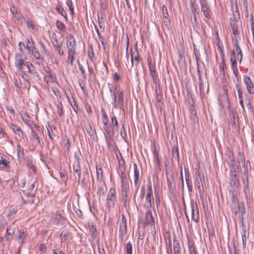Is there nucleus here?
Listing matches in <instances>:
<instances>
[{
    "label": "nucleus",
    "mask_w": 254,
    "mask_h": 254,
    "mask_svg": "<svg viewBox=\"0 0 254 254\" xmlns=\"http://www.w3.org/2000/svg\"><path fill=\"white\" fill-rule=\"evenodd\" d=\"M17 156L19 159H23L24 157V152L23 149H21L20 146L17 148Z\"/></svg>",
    "instance_id": "nucleus-53"
},
{
    "label": "nucleus",
    "mask_w": 254,
    "mask_h": 254,
    "mask_svg": "<svg viewBox=\"0 0 254 254\" xmlns=\"http://www.w3.org/2000/svg\"><path fill=\"white\" fill-rule=\"evenodd\" d=\"M173 157L175 159H179V151L178 144L174 145L172 149Z\"/></svg>",
    "instance_id": "nucleus-25"
},
{
    "label": "nucleus",
    "mask_w": 254,
    "mask_h": 254,
    "mask_svg": "<svg viewBox=\"0 0 254 254\" xmlns=\"http://www.w3.org/2000/svg\"><path fill=\"white\" fill-rule=\"evenodd\" d=\"M121 180V186L128 185L125 173H121L120 174Z\"/></svg>",
    "instance_id": "nucleus-37"
},
{
    "label": "nucleus",
    "mask_w": 254,
    "mask_h": 254,
    "mask_svg": "<svg viewBox=\"0 0 254 254\" xmlns=\"http://www.w3.org/2000/svg\"><path fill=\"white\" fill-rule=\"evenodd\" d=\"M139 223L142 225L143 228L146 227L148 225L154 226V220L153 217L152 213L150 209H149L145 213V218L144 220L141 219Z\"/></svg>",
    "instance_id": "nucleus-4"
},
{
    "label": "nucleus",
    "mask_w": 254,
    "mask_h": 254,
    "mask_svg": "<svg viewBox=\"0 0 254 254\" xmlns=\"http://www.w3.org/2000/svg\"><path fill=\"white\" fill-rule=\"evenodd\" d=\"M10 128L12 129V130L15 133H17L19 136H22L23 135V132L20 127L17 126L16 125L14 124H12L10 125Z\"/></svg>",
    "instance_id": "nucleus-22"
},
{
    "label": "nucleus",
    "mask_w": 254,
    "mask_h": 254,
    "mask_svg": "<svg viewBox=\"0 0 254 254\" xmlns=\"http://www.w3.org/2000/svg\"><path fill=\"white\" fill-rule=\"evenodd\" d=\"M235 7H236V9H235V11H234L233 0H231V8L233 12V16H234V18L233 19H234V20H239L240 18V14H239L238 5H237L236 0L235 1Z\"/></svg>",
    "instance_id": "nucleus-18"
},
{
    "label": "nucleus",
    "mask_w": 254,
    "mask_h": 254,
    "mask_svg": "<svg viewBox=\"0 0 254 254\" xmlns=\"http://www.w3.org/2000/svg\"><path fill=\"white\" fill-rule=\"evenodd\" d=\"M69 235L70 234L68 229H64L63 230L60 236V238L61 240V242H63L66 241Z\"/></svg>",
    "instance_id": "nucleus-21"
},
{
    "label": "nucleus",
    "mask_w": 254,
    "mask_h": 254,
    "mask_svg": "<svg viewBox=\"0 0 254 254\" xmlns=\"http://www.w3.org/2000/svg\"><path fill=\"white\" fill-rule=\"evenodd\" d=\"M19 235L16 237V240L19 242L20 244L22 245L24 243V240L26 239L27 235L25 233L24 231L20 230L19 232Z\"/></svg>",
    "instance_id": "nucleus-20"
},
{
    "label": "nucleus",
    "mask_w": 254,
    "mask_h": 254,
    "mask_svg": "<svg viewBox=\"0 0 254 254\" xmlns=\"http://www.w3.org/2000/svg\"><path fill=\"white\" fill-rule=\"evenodd\" d=\"M63 143L64 148L66 149L67 152H69L70 146V141L69 138H65L63 140Z\"/></svg>",
    "instance_id": "nucleus-46"
},
{
    "label": "nucleus",
    "mask_w": 254,
    "mask_h": 254,
    "mask_svg": "<svg viewBox=\"0 0 254 254\" xmlns=\"http://www.w3.org/2000/svg\"><path fill=\"white\" fill-rule=\"evenodd\" d=\"M115 134H106L105 133V137L106 141L108 144V147L110 148L112 146V141L113 140V137Z\"/></svg>",
    "instance_id": "nucleus-26"
},
{
    "label": "nucleus",
    "mask_w": 254,
    "mask_h": 254,
    "mask_svg": "<svg viewBox=\"0 0 254 254\" xmlns=\"http://www.w3.org/2000/svg\"><path fill=\"white\" fill-rule=\"evenodd\" d=\"M232 209L235 214L237 215L240 210L239 203L232 205Z\"/></svg>",
    "instance_id": "nucleus-55"
},
{
    "label": "nucleus",
    "mask_w": 254,
    "mask_h": 254,
    "mask_svg": "<svg viewBox=\"0 0 254 254\" xmlns=\"http://www.w3.org/2000/svg\"><path fill=\"white\" fill-rule=\"evenodd\" d=\"M147 63L149 66V72L156 71L155 64V63L152 64V60L150 57H148L147 58Z\"/></svg>",
    "instance_id": "nucleus-31"
},
{
    "label": "nucleus",
    "mask_w": 254,
    "mask_h": 254,
    "mask_svg": "<svg viewBox=\"0 0 254 254\" xmlns=\"http://www.w3.org/2000/svg\"><path fill=\"white\" fill-rule=\"evenodd\" d=\"M22 118L23 122L29 127H32L34 125V122L30 120V117L26 113H24L22 115Z\"/></svg>",
    "instance_id": "nucleus-17"
},
{
    "label": "nucleus",
    "mask_w": 254,
    "mask_h": 254,
    "mask_svg": "<svg viewBox=\"0 0 254 254\" xmlns=\"http://www.w3.org/2000/svg\"><path fill=\"white\" fill-rule=\"evenodd\" d=\"M116 200V191L115 189L111 188L107 197L106 203L108 207L115 205Z\"/></svg>",
    "instance_id": "nucleus-8"
},
{
    "label": "nucleus",
    "mask_w": 254,
    "mask_h": 254,
    "mask_svg": "<svg viewBox=\"0 0 254 254\" xmlns=\"http://www.w3.org/2000/svg\"><path fill=\"white\" fill-rule=\"evenodd\" d=\"M231 191L232 194V205L239 203L236 194L234 191Z\"/></svg>",
    "instance_id": "nucleus-44"
},
{
    "label": "nucleus",
    "mask_w": 254,
    "mask_h": 254,
    "mask_svg": "<svg viewBox=\"0 0 254 254\" xmlns=\"http://www.w3.org/2000/svg\"><path fill=\"white\" fill-rule=\"evenodd\" d=\"M167 175V185L170 190V191L171 193H174L175 190V185L174 182V179L173 178V175L172 174L169 175V176H168L167 172H166Z\"/></svg>",
    "instance_id": "nucleus-11"
},
{
    "label": "nucleus",
    "mask_w": 254,
    "mask_h": 254,
    "mask_svg": "<svg viewBox=\"0 0 254 254\" xmlns=\"http://www.w3.org/2000/svg\"><path fill=\"white\" fill-rule=\"evenodd\" d=\"M104 129L106 131V134H115L114 131V127L111 126V124L104 125Z\"/></svg>",
    "instance_id": "nucleus-34"
},
{
    "label": "nucleus",
    "mask_w": 254,
    "mask_h": 254,
    "mask_svg": "<svg viewBox=\"0 0 254 254\" xmlns=\"http://www.w3.org/2000/svg\"><path fill=\"white\" fill-rule=\"evenodd\" d=\"M147 193L145 197L146 207L150 209L154 205V199L153 196L152 185L150 182L147 184Z\"/></svg>",
    "instance_id": "nucleus-2"
},
{
    "label": "nucleus",
    "mask_w": 254,
    "mask_h": 254,
    "mask_svg": "<svg viewBox=\"0 0 254 254\" xmlns=\"http://www.w3.org/2000/svg\"><path fill=\"white\" fill-rule=\"evenodd\" d=\"M221 56L222 57V62H221L222 65H220V72H223V73L224 74V67H226V65L225 64L224 56V54L223 53H222Z\"/></svg>",
    "instance_id": "nucleus-48"
},
{
    "label": "nucleus",
    "mask_w": 254,
    "mask_h": 254,
    "mask_svg": "<svg viewBox=\"0 0 254 254\" xmlns=\"http://www.w3.org/2000/svg\"><path fill=\"white\" fill-rule=\"evenodd\" d=\"M156 140H153L152 141V144L153 145L152 151L154 155V159H159V155H158V149L159 146L156 143Z\"/></svg>",
    "instance_id": "nucleus-19"
},
{
    "label": "nucleus",
    "mask_w": 254,
    "mask_h": 254,
    "mask_svg": "<svg viewBox=\"0 0 254 254\" xmlns=\"http://www.w3.org/2000/svg\"><path fill=\"white\" fill-rule=\"evenodd\" d=\"M119 169L121 173H125L126 166L125 160H119Z\"/></svg>",
    "instance_id": "nucleus-38"
},
{
    "label": "nucleus",
    "mask_w": 254,
    "mask_h": 254,
    "mask_svg": "<svg viewBox=\"0 0 254 254\" xmlns=\"http://www.w3.org/2000/svg\"><path fill=\"white\" fill-rule=\"evenodd\" d=\"M26 66L28 69V72L31 73L34 69L33 65L29 62L26 63Z\"/></svg>",
    "instance_id": "nucleus-61"
},
{
    "label": "nucleus",
    "mask_w": 254,
    "mask_h": 254,
    "mask_svg": "<svg viewBox=\"0 0 254 254\" xmlns=\"http://www.w3.org/2000/svg\"><path fill=\"white\" fill-rule=\"evenodd\" d=\"M190 207L191 211V219L195 222L199 221V213L197 202L194 200L190 201Z\"/></svg>",
    "instance_id": "nucleus-5"
},
{
    "label": "nucleus",
    "mask_w": 254,
    "mask_h": 254,
    "mask_svg": "<svg viewBox=\"0 0 254 254\" xmlns=\"http://www.w3.org/2000/svg\"><path fill=\"white\" fill-rule=\"evenodd\" d=\"M56 9L59 13H60L62 16H63L65 20H67L66 13L65 12L64 9L61 5H57L56 7Z\"/></svg>",
    "instance_id": "nucleus-27"
},
{
    "label": "nucleus",
    "mask_w": 254,
    "mask_h": 254,
    "mask_svg": "<svg viewBox=\"0 0 254 254\" xmlns=\"http://www.w3.org/2000/svg\"><path fill=\"white\" fill-rule=\"evenodd\" d=\"M174 254H181L180 246L179 241L174 239Z\"/></svg>",
    "instance_id": "nucleus-28"
},
{
    "label": "nucleus",
    "mask_w": 254,
    "mask_h": 254,
    "mask_svg": "<svg viewBox=\"0 0 254 254\" xmlns=\"http://www.w3.org/2000/svg\"><path fill=\"white\" fill-rule=\"evenodd\" d=\"M244 82L246 86L247 91L251 94H254V84L250 77L248 75L244 76Z\"/></svg>",
    "instance_id": "nucleus-9"
},
{
    "label": "nucleus",
    "mask_w": 254,
    "mask_h": 254,
    "mask_svg": "<svg viewBox=\"0 0 254 254\" xmlns=\"http://www.w3.org/2000/svg\"><path fill=\"white\" fill-rule=\"evenodd\" d=\"M26 58L23 52L16 54L14 58V64L17 69L19 70H23L24 69V67L26 65L25 60Z\"/></svg>",
    "instance_id": "nucleus-1"
},
{
    "label": "nucleus",
    "mask_w": 254,
    "mask_h": 254,
    "mask_svg": "<svg viewBox=\"0 0 254 254\" xmlns=\"http://www.w3.org/2000/svg\"><path fill=\"white\" fill-rule=\"evenodd\" d=\"M67 47L68 48V60L69 61L71 65L73 64L74 60V56L76 51V41L75 40H73V43L72 44L71 42L67 43Z\"/></svg>",
    "instance_id": "nucleus-3"
},
{
    "label": "nucleus",
    "mask_w": 254,
    "mask_h": 254,
    "mask_svg": "<svg viewBox=\"0 0 254 254\" xmlns=\"http://www.w3.org/2000/svg\"><path fill=\"white\" fill-rule=\"evenodd\" d=\"M126 249L127 254H132V246L130 242L126 244Z\"/></svg>",
    "instance_id": "nucleus-51"
},
{
    "label": "nucleus",
    "mask_w": 254,
    "mask_h": 254,
    "mask_svg": "<svg viewBox=\"0 0 254 254\" xmlns=\"http://www.w3.org/2000/svg\"><path fill=\"white\" fill-rule=\"evenodd\" d=\"M72 101H70L69 99V97L67 96V98L69 100V101L70 102V104L71 106V107H72L73 110L74 111V112L77 114V112H78V105L77 104H76L74 98L73 96H72Z\"/></svg>",
    "instance_id": "nucleus-39"
},
{
    "label": "nucleus",
    "mask_w": 254,
    "mask_h": 254,
    "mask_svg": "<svg viewBox=\"0 0 254 254\" xmlns=\"http://www.w3.org/2000/svg\"><path fill=\"white\" fill-rule=\"evenodd\" d=\"M127 220L125 215L122 214L121 222L120 224L119 237L121 239H123L127 234Z\"/></svg>",
    "instance_id": "nucleus-7"
},
{
    "label": "nucleus",
    "mask_w": 254,
    "mask_h": 254,
    "mask_svg": "<svg viewBox=\"0 0 254 254\" xmlns=\"http://www.w3.org/2000/svg\"><path fill=\"white\" fill-rule=\"evenodd\" d=\"M162 15L163 17L164 22L169 21V14L168 12L167 7L165 5H163L162 8Z\"/></svg>",
    "instance_id": "nucleus-23"
},
{
    "label": "nucleus",
    "mask_w": 254,
    "mask_h": 254,
    "mask_svg": "<svg viewBox=\"0 0 254 254\" xmlns=\"http://www.w3.org/2000/svg\"><path fill=\"white\" fill-rule=\"evenodd\" d=\"M230 26L232 27V29H235V28H238V25L237 24V22L238 20H234L233 18L230 17Z\"/></svg>",
    "instance_id": "nucleus-43"
},
{
    "label": "nucleus",
    "mask_w": 254,
    "mask_h": 254,
    "mask_svg": "<svg viewBox=\"0 0 254 254\" xmlns=\"http://www.w3.org/2000/svg\"><path fill=\"white\" fill-rule=\"evenodd\" d=\"M242 163L244 165H245V160H230V162H228V164H230V169L231 174L237 173V171L239 169L240 163Z\"/></svg>",
    "instance_id": "nucleus-6"
},
{
    "label": "nucleus",
    "mask_w": 254,
    "mask_h": 254,
    "mask_svg": "<svg viewBox=\"0 0 254 254\" xmlns=\"http://www.w3.org/2000/svg\"><path fill=\"white\" fill-rule=\"evenodd\" d=\"M236 89L237 90L238 93L239 99H243V93H242V88L239 84H236Z\"/></svg>",
    "instance_id": "nucleus-57"
},
{
    "label": "nucleus",
    "mask_w": 254,
    "mask_h": 254,
    "mask_svg": "<svg viewBox=\"0 0 254 254\" xmlns=\"http://www.w3.org/2000/svg\"><path fill=\"white\" fill-rule=\"evenodd\" d=\"M45 71L48 74V76L51 79H54L56 78L55 75H53L52 74L51 69L49 66H47L46 68H45Z\"/></svg>",
    "instance_id": "nucleus-50"
},
{
    "label": "nucleus",
    "mask_w": 254,
    "mask_h": 254,
    "mask_svg": "<svg viewBox=\"0 0 254 254\" xmlns=\"http://www.w3.org/2000/svg\"><path fill=\"white\" fill-rule=\"evenodd\" d=\"M190 8L192 14H198L199 13V8L198 5L195 2V0L190 1Z\"/></svg>",
    "instance_id": "nucleus-14"
},
{
    "label": "nucleus",
    "mask_w": 254,
    "mask_h": 254,
    "mask_svg": "<svg viewBox=\"0 0 254 254\" xmlns=\"http://www.w3.org/2000/svg\"><path fill=\"white\" fill-rule=\"evenodd\" d=\"M31 51L32 55L36 59L43 60V58L41 56V54L39 51L36 49L33 40H32L31 43Z\"/></svg>",
    "instance_id": "nucleus-13"
},
{
    "label": "nucleus",
    "mask_w": 254,
    "mask_h": 254,
    "mask_svg": "<svg viewBox=\"0 0 254 254\" xmlns=\"http://www.w3.org/2000/svg\"><path fill=\"white\" fill-rule=\"evenodd\" d=\"M88 58L90 61L93 62V59L94 56V49L92 44L89 45L88 46Z\"/></svg>",
    "instance_id": "nucleus-35"
},
{
    "label": "nucleus",
    "mask_w": 254,
    "mask_h": 254,
    "mask_svg": "<svg viewBox=\"0 0 254 254\" xmlns=\"http://www.w3.org/2000/svg\"><path fill=\"white\" fill-rule=\"evenodd\" d=\"M230 185L232 187H238L240 185L239 175L238 173L231 174L230 178Z\"/></svg>",
    "instance_id": "nucleus-10"
},
{
    "label": "nucleus",
    "mask_w": 254,
    "mask_h": 254,
    "mask_svg": "<svg viewBox=\"0 0 254 254\" xmlns=\"http://www.w3.org/2000/svg\"><path fill=\"white\" fill-rule=\"evenodd\" d=\"M21 76L22 78L23 79V80L24 81L28 82V83L30 85L29 75L25 71H24L23 70H21Z\"/></svg>",
    "instance_id": "nucleus-52"
},
{
    "label": "nucleus",
    "mask_w": 254,
    "mask_h": 254,
    "mask_svg": "<svg viewBox=\"0 0 254 254\" xmlns=\"http://www.w3.org/2000/svg\"><path fill=\"white\" fill-rule=\"evenodd\" d=\"M236 51L237 53L238 56H239V61L241 63L243 59V53L240 47H236Z\"/></svg>",
    "instance_id": "nucleus-60"
},
{
    "label": "nucleus",
    "mask_w": 254,
    "mask_h": 254,
    "mask_svg": "<svg viewBox=\"0 0 254 254\" xmlns=\"http://www.w3.org/2000/svg\"><path fill=\"white\" fill-rule=\"evenodd\" d=\"M248 170L246 169L244 173V176L242 177L243 184L244 187L245 188H248L249 186V181H248Z\"/></svg>",
    "instance_id": "nucleus-32"
},
{
    "label": "nucleus",
    "mask_w": 254,
    "mask_h": 254,
    "mask_svg": "<svg viewBox=\"0 0 254 254\" xmlns=\"http://www.w3.org/2000/svg\"><path fill=\"white\" fill-rule=\"evenodd\" d=\"M35 194L30 193H27V198L24 200L25 203L33 204L34 203Z\"/></svg>",
    "instance_id": "nucleus-24"
},
{
    "label": "nucleus",
    "mask_w": 254,
    "mask_h": 254,
    "mask_svg": "<svg viewBox=\"0 0 254 254\" xmlns=\"http://www.w3.org/2000/svg\"><path fill=\"white\" fill-rule=\"evenodd\" d=\"M35 164V161H33L32 160L28 163L27 165L29 168V172L30 173H33V174L36 173V167Z\"/></svg>",
    "instance_id": "nucleus-29"
},
{
    "label": "nucleus",
    "mask_w": 254,
    "mask_h": 254,
    "mask_svg": "<svg viewBox=\"0 0 254 254\" xmlns=\"http://www.w3.org/2000/svg\"><path fill=\"white\" fill-rule=\"evenodd\" d=\"M15 231L12 229L10 226L6 229V234L5 235V239L7 241H10L12 238L14 234Z\"/></svg>",
    "instance_id": "nucleus-16"
},
{
    "label": "nucleus",
    "mask_w": 254,
    "mask_h": 254,
    "mask_svg": "<svg viewBox=\"0 0 254 254\" xmlns=\"http://www.w3.org/2000/svg\"><path fill=\"white\" fill-rule=\"evenodd\" d=\"M80 163L79 160H75L73 162V169L76 173L78 176V180L80 179L81 171H80Z\"/></svg>",
    "instance_id": "nucleus-15"
},
{
    "label": "nucleus",
    "mask_w": 254,
    "mask_h": 254,
    "mask_svg": "<svg viewBox=\"0 0 254 254\" xmlns=\"http://www.w3.org/2000/svg\"><path fill=\"white\" fill-rule=\"evenodd\" d=\"M56 26L57 28L61 31H64L65 29V26L64 23L59 20L56 21Z\"/></svg>",
    "instance_id": "nucleus-41"
},
{
    "label": "nucleus",
    "mask_w": 254,
    "mask_h": 254,
    "mask_svg": "<svg viewBox=\"0 0 254 254\" xmlns=\"http://www.w3.org/2000/svg\"><path fill=\"white\" fill-rule=\"evenodd\" d=\"M60 174L61 180L62 181V182H63L64 183L66 184V182L67 181V180H68V177H67L66 172H65V170H64L62 169H61L60 171Z\"/></svg>",
    "instance_id": "nucleus-30"
},
{
    "label": "nucleus",
    "mask_w": 254,
    "mask_h": 254,
    "mask_svg": "<svg viewBox=\"0 0 254 254\" xmlns=\"http://www.w3.org/2000/svg\"><path fill=\"white\" fill-rule=\"evenodd\" d=\"M201 10L205 18L210 19L211 18V10L207 5V3L200 5Z\"/></svg>",
    "instance_id": "nucleus-12"
},
{
    "label": "nucleus",
    "mask_w": 254,
    "mask_h": 254,
    "mask_svg": "<svg viewBox=\"0 0 254 254\" xmlns=\"http://www.w3.org/2000/svg\"><path fill=\"white\" fill-rule=\"evenodd\" d=\"M90 231L91 232V235L92 238L94 239L97 235V232L96 229L93 225L91 228L90 229Z\"/></svg>",
    "instance_id": "nucleus-54"
},
{
    "label": "nucleus",
    "mask_w": 254,
    "mask_h": 254,
    "mask_svg": "<svg viewBox=\"0 0 254 254\" xmlns=\"http://www.w3.org/2000/svg\"><path fill=\"white\" fill-rule=\"evenodd\" d=\"M190 114L192 116H193L194 119L195 118H197V114L195 110V106L193 103L191 104V106L190 107Z\"/></svg>",
    "instance_id": "nucleus-45"
},
{
    "label": "nucleus",
    "mask_w": 254,
    "mask_h": 254,
    "mask_svg": "<svg viewBox=\"0 0 254 254\" xmlns=\"http://www.w3.org/2000/svg\"><path fill=\"white\" fill-rule=\"evenodd\" d=\"M57 109H58V114L60 116H62L63 115V106H62V104L61 102L58 103L57 105Z\"/></svg>",
    "instance_id": "nucleus-59"
},
{
    "label": "nucleus",
    "mask_w": 254,
    "mask_h": 254,
    "mask_svg": "<svg viewBox=\"0 0 254 254\" xmlns=\"http://www.w3.org/2000/svg\"><path fill=\"white\" fill-rule=\"evenodd\" d=\"M156 99L157 101L158 102H161V101L162 100V94L160 90H158L157 89L156 90Z\"/></svg>",
    "instance_id": "nucleus-58"
},
{
    "label": "nucleus",
    "mask_w": 254,
    "mask_h": 254,
    "mask_svg": "<svg viewBox=\"0 0 254 254\" xmlns=\"http://www.w3.org/2000/svg\"><path fill=\"white\" fill-rule=\"evenodd\" d=\"M120 135L124 139L125 141L126 142H127V134L126 130L125 129L124 124L122 125V128H121V131H120Z\"/></svg>",
    "instance_id": "nucleus-47"
},
{
    "label": "nucleus",
    "mask_w": 254,
    "mask_h": 254,
    "mask_svg": "<svg viewBox=\"0 0 254 254\" xmlns=\"http://www.w3.org/2000/svg\"><path fill=\"white\" fill-rule=\"evenodd\" d=\"M139 172V171H134V184L135 185H137L138 183Z\"/></svg>",
    "instance_id": "nucleus-56"
},
{
    "label": "nucleus",
    "mask_w": 254,
    "mask_h": 254,
    "mask_svg": "<svg viewBox=\"0 0 254 254\" xmlns=\"http://www.w3.org/2000/svg\"><path fill=\"white\" fill-rule=\"evenodd\" d=\"M31 134L32 137L35 138L37 141V143L40 144V137L37 134V132L35 130H34V128H32V130L31 131Z\"/></svg>",
    "instance_id": "nucleus-49"
},
{
    "label": "nucleus",
    "mask_w": 254,
    "mask_h": 254,
    "mask_svg": "<svg viewBox=\"0 0 254 254\" xmlns=\"http://www.w3.org/2000/svg\"><path fill=\"white\" fill-rule=\"evenodd\" d=\"M189 248L190 254H198L196 251L194 246L193 245H190L189 244Z\"/></svg>",
    "instance_id": "nucleus-63"
},
{
    "label": "nucleus",
    "mask_w": 254,
    "mask_h": 254,
    "mask_svg": "<svg viewBox=\"0 0 254 254\" xmlns=\"http://www.w3.org/2000/svg\"><path fill=\"white\" fill-rule=\"evenodd\" d=\"M150 75L152 79V81L154 83H157L158 81L156 71L150 72Z\"/></svg>",
    "instance_id": "nucleus-42"
},
{
    "label": "nucleus",
    "mask_w": 254,
    "mask_h": 254,
    "mask_svg": "<svg viewBox=\"0 0 254 254\" xmlns=\"http://www.w3.org/2000/svg\"><path fill=\"white\" fill-rule=\"evenodd\" d=\"M66 4L67 5L71 14L73 16L74 14V8L73 7L72 2L71 0H66Z\"/></svg>",
    "instance_id": "nucleus-40"
},
{
    "label": "nucleus",
    "mask_w": 254,
    "mask_h": 254,
    "mask_svg": "<svg viewBox=\"0 0 254 254\" xmlns=\"http://www.w3.org/2000/svg\"><path fill=\"white\" fill-rule=\"evenodd\" d=\"M135 49L136 52V55L133 58L134 60L135 61L139 62L140 60L139 58V53L138 49V47L137 44L135 45Z\"/></svg>",
    "instance_id": "nucleus-64"
},
{
    "label": "nucleus",
    "mask_w": 254,
    "mask_h": 254,
    "mask_svg": "<svg viewBox=\"0 0 254 254\" xmlns=\"http://www.w3.org/2000/svg\"><path fill=\"white\" fill-rule=\"evenodd\" d=\"M249 233H248L247 235L245 236H242V240L243 242V247L244 249L246 248L247 246V239L249 238Z\"/></svg>",
    "instance_id": "nucleus-62"
},
{
    "label": "nucleus",
    "mask_w": 254,
    "mask_h": 254,
    "mask_svg": "<svg viewBox=\"0 0 254 254\" xmlns=\"http://www.w3.org/2000/svg\"><path fill=\"white\" fill-rule=\"evenodd\" d=\"M85 128L89 135L91 137L93 138L94 137V132H95V131L93 130L90 123H88V124H87L86 126H85Z\"/></svg>",
    "instance_id": "nucleus-36"
},
{
    "label": "nucleus",
    "mask_w": 254,
    "mask_h": 254,
    "mask_svg": "<svg viewBox=\"0 0 254 254\" xmlns=\"http://www.w3.org/2000/svg\"><path fill=\"white\" fill-rule=\"evenodd\" d=\"M195 180L194 181V184L195 186H199V185L202 184L201 176L200 173L198 171H196L195 172Z\"/></svg>",
    "instance_id": "nucleus-33"
}]
</instances>
